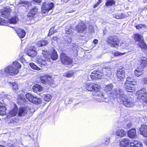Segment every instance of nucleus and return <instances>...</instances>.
<instances>
[{
    "instance_id": "13",
    "label": "nucleus",
    "mask_w": 147,
    "mask_h": 147,
    "mask_svg": "<svg viewBox=\"0 0 147 147\" xmlns=\"http://www.w3.org/2000/svg\"><path fill=\"white\" fill-rule=\"evenodd\" d=\"M11 9L9 7H5L4 10L1 13V16L5 18H8L10 17Z\"/></svg>"
},
{
    "instance_id": "24",
    "label": "nucleus",
    "mask_w": 147,
    "mask_h": 147,
    "mask_svg": "<svg viewBox=\"0 0 147 147\" xmlns=\"http://www.w3.org/2000/svg\"><path fill=\"white\" fill-rule=\"evenodd\" d=\"M18 109L16 106L11 111L9 112V115L11 117L16 116L18 114Z\"/></svg>"
},
{
    "instance_id": "6",
    "label": "nucleus",
    "mask_w": 147,
    "mask_h": 147,
    "mask_svg": "<svg viewBox=\"0 0 147 147\" xmlns=\"http://www.w3.org/2000/svg\"><path fill=\"white\" fill-rule=\"evenodd\" d=\"M106 40L107 43L112 47L117 48L119 46V40L116 36H109Z\"/></svg>"
},
{
    "instance_id": "18",
    "label": "nucleus",
    "mask_w": 147,
    "mask_h": 147,
    "mask_svg": "<svg viewBox=\"0 0 147 147\" xmlns=\"http://www.w3.org/2000/svg\"><path fill=\"white\" fill-rule=\"evenodd\" d=\"M127 135L129 137L131 138H135L137 137V134L136 129H132L129 130L127 132Z\"/></svg>"
},
{
    "instance_id": "7",
    "label": "nucleus",
    "mask_w": 147,
    "mask_h": 147,
    "mask_svg": "<svg viewBox=\"0 0 147 147\" xmlns=\"http://www.w3.org/2000/svg\"><path fill=\"white\" fill-rule=\"evenodd\" d=\"M101 87L99 85V88L95 89L92 95L96 96V100L99 102H103L104 101L105 98L103 96V92L100 90Z\"/></svg>"
},
{
    "instance_id": "63",
    "label": "nucleus",
    "mask_w": 147,
    "mask_h": 147,
    "mask_svg": "<svg viewBox=\"0 0 147 147\" xmlns=\"http://www.w3.org/2000/svg\"><path fill=\"white\" fill-rule=\"evenodd\" d=\"M144 144L147 146V140L144 141Z\"/></svg>"
},
{
    "instance_id": "55",
    "label": "nucleus",
    "mask_w": 147,
    "mask_h": 147,
    "mask_svg": "<svg viewBox=\"0 0 147 147\" xmlns=\"http://www.w3.org/2000/svg\"><path fill=\"white\" fill-rule=\"evenodd\" d=\"M34 1L37 3H40L42 1V0H33Z\"/></svg>"
},
{
    "instance_id": "37",
    "label": "nucleus",
    "mask_w": 147,
    "mask_h": 147,
    "mask_svg": "<svg viewBox=\"0 0 147 147\" xmlns=\"http://www.w3.org/2000/svg\"><path fill=\"white\" fill-rule=\"evenodd\" d=\"M52 97V96L50 94H48L44 95V98L45 101L49 102L51 100Z\"/></svg>"
},
{
    "instance_id": "52",
    "label": "nucleus",
    "mask_w": 147,
    "mask_h": 147,
    "mask_svg": "<svg viewBox=\"0 0 147 147\" xmlns=\"http://www.w3.org/2000/svg\"><path fill=\"white\" fill-rule=\"evenodd\" d=\"M132 125V123L131 122H129L127 125V127L128 128L131 127Z\"/></svg>"
},
{
    "instance_id": "33",
    "label": "nucleus",
    "mask_w": 147,
    "mask_h": 147,
    "mask_svg": "<svg viewBox=\"0 0 147 147\" xmlns=\"http://www.w3.org/2000/svg\"><path fill=\"white\" fill-rule=\"evenodd\" d=\"M115 4V2L113 0H107L105 3V5L107 7L111 6Z\"/></svg>"
},
{
    "instance_id": "9",
    "label": "nucleus",
    "mask_w": 147,
    "mask_h": 147,
    "mask_svg": "<svg viewBox=\"0 0 147 147\" xmlns=\"http://www.w3.org/2000/svg\"><path fill=\"white\" fill-rule=\"evenodd\" d=\"M85 87L87 90L93 92L96 88H99V85L92 82L86 83L85 84Z\"/></svg>"
},
{
    "instance_id": "22",
    "label": "nucleus",
    "mask_w": 147,
    "mask_h": 147,
    "mask_svg": "<svg viewBox=\"0 0 147 147\" xmlns=\"http://www.w3.org/2000/svg\"><path fill=\"white\" fill-rule=\"evenodd\" d=\"M17 34L20 38H23L26 34L24 30L20 28H18L16 31Z\"/></svg>"
},
{
    "instance_id": "35",
    "label": "nucleus",
    "mask_w": 147,
    "mask_h": 147,
    "mask_svg": "<svg viewBox=\"0 0 147 147\" xmlns=\"http://www.w3.org/2000/svg\"><path fill=\"white\" fill-rule=\"evenodd\" d=\"M29 65L30 67L33 69L37 70H39L40 69V68L39 67H38L33 63H30Z\"/></svg>"
},
{
    "instance_id": "60",
    "label": "nucleus",
    "mask_w": 147,
    "mask_h": 147,
    "mask_svg": "<svg viewBox=\"0 0 147 147\" xmlns=\"http://www.w3.org/2000/svg\"><path fill=\"white\" fill-rule=\"evenodd\" d=\"M53 40H56L57 39V38L56 36H55L52 37V38Z\"/></svg>"
},
{
    "instance_id": "42",
    "label": "nucleus",
    "mask_w": 147,
    "mask_h": 147,
    "mask_svg": "<svg viewBox=\"0 0 147 147\" xmlns=\"http://www.w3.org/2000/svg\"><path fill=\"white\" fill-rule=\"evenodd\" d=\"M71 39L70 38H68L63 42V43L65 45L68 46L71 43Z\"/></svg>"
},
{
    "instance_id": "57",
    "label": "nucleus",
    "mask_w": 147,
    "mask_h": 147,
    "mask_svg": "<svg viewBox=\"0 0 147 147\" xmlns=\"http://www.w3.org/2000/svg\"><path fill=\"white\" fill-rule=\"evenodd\" d=\"M49 84H50V86L52 87H55L56 86V85L55 84H51L49 83V82L48 83Z\"/></svg>"
},
{
    "instance_id": "16",
    "label": "nucleus",
    "mask_w": 147,
    "mask_h": 147,
    "mask_svg": "<svg viewBox=\"0 0 147 147\" xmlns=\"http://www.w3.org/2000/svg\"><path fill=\"white\" fill-rule=\"evenodd\" d=\"M76 29L78 32L83 33L86 30V26L84 23H79L76 28Z\"/></svg>"
},
{
    "instance_id": "62",
    "label": "nucleus",
    "mask_w": 147,
    "mask_h": 147,
    "mask_svg": "<svg viewBox=\"0 0 147 147\" xmlns=\"http://www.w3.org/2000/svg\"><path fill=\"white\" fill-rule=\"evenodd\" d=\"M100 2H97L96 4L98 5V6L99 5V4L101 2L102 0H100Z\"/></svg>"
},
{
    "instance_id": "40",
    "label": "nucleus",
    "mask_w": 147,
    "mask_h": 147,
    "mask_svg": "<svg viewBox=\"0 0 147 147\" xmlns=\"http://www.w3.org/2000/svg\"><path fill=\"white\" fill-rule=\"evenodd\" d=\"M139 45L141 48L145 49L146 48V45L143 39L139 42Z\"/></svg>"
},
{
    "instance_id": "2",
    "label": "nucleus",
    "mask_w": 147,
    "mask_h": 147,
    "mask_svg": "<svg viewBox=\"0 0 147 147\" xmlns=\"http://www.w3.org/2000/svg\"><path fill=\"white\" fill-rule=\"evenodd\" d=\"M21 65L18 61H16L13 62L11 65L7 66L4 69L0 70L1 74L9 75H13L18 74V69L21 67Z\"/></svg>"
},
{
    "instance_id": "59",
    "label": "nucleus",
    "mask_w": 147,
    "mask_h": 147,
    "mask_svg": "<svg viewBox=\"0 0 147 147\" xmlns=\"http://www.w3.org/2000/svg\"><path fill=\"white\" fill-rule=\"evenodd\" d=\"M132 143H133L134 144H136L137 143H138L137 142H130V143L129 144V145L130 146V147H131V145H132L131 144Z\"/></svg>"
},
{
    "instance_id": "12",
    "label": "nucleus",
    "mask_w": 147,
    "mask_h": 147,
    "mask_svg": "<svg viewBox=\"0 0 147 147\" xmlns=\"http://www.w3.org/2000/svg\"><path fill=\"white\" fill-rule=\"evenodd\" d=\"M114 131L117 136L122 137L124 136L126 134V132L123 129L118 127L116 128Z\"/></svg>"
},
{
    "instance_id": "53",
    "label": "nucleus",
    "mask_w": 147,
    "mask_h": 147,
    "mask_svg": "<svg viewBox=\"0 0 147 147\" xmlns=\"http://www.w3.org/2000/svg\"><path fill=\"white\" fill-rule=\"evenodd\" d=\"M120 46L122 48H124L126 47H127V45H126L124 43H122L120 44Z\"/></svg>"
},
{
    "instance_id": "46",
    "label": "nucleus",
    "mask_w": 147,
    "mask_h": 147,
    "mask_svg": "<svg viewBox=\"0 0 147 147\" xmlns=\"http://www.w3.org/2000/svg\"><path fill=\"white\" fill-rule=\"evenodd\" d=\"M10 83V85L12 86L13 89L16 90L18 88V86L17 83L15 82H13Z\"/></svg>"
},
{
    "instance_id": "43",
    "label": "nucleus",
    "mask_w": 147,
    "mask_h": 147,
    "mask_svg": "<svg viewBox=\"0 0 147 147\" xmlns=\"http://www.w3.org/2000/svg\"><path fill=\"white\" fill-rule=\"evenodd\" d=\"M123 16L122 14H117L113 15V17L117 19H122Z\"/></svg>"
},
{
    "instance_id": "4",
    "label": "nucleus",
    "mask_w": 147,
    "mask_h": 147,
    "mask_svg": "<svg viewBox=\"0 0 147 147\" xmlns=\"http://www.w3.org/2000/svg\"><path fill=\"white\" fill-rule=\"evenodd\" d=\"M42 54L43 57L48 61H50V57H51V59L53 60H55L57 59L58 55L57 52L53 49L50 51L48 52L47 50L42 51Z\"/></svg>"
},
{
    "instance_id": "23",
    "label": "nucleus",
    "mask_w": 147,
    "mask_h": 147,
    "mask_svg": "<svg viewBox=\"0 0 147 147\" xmlns=\"http://www.w3.org/2000/svg\"><path fill=\"white\" fill-rule=\"evenodd\" d=\"M141 68L143 69L144 67L147 65V56L146 57H142L140 61Z\"/></svg>"
},
{
    "instance_id": "56",
    "label": "nucleus",
    "mask_w": 147,
    "mask_h": 147,
    "mask_svg": "<svg viewBox=\"0 0 147 147\" xmlns=\"http://www.w3.org/2000/svg\"><path fill=\"white\" fill-rule=\"evenodd\" d=\"M109 139H107V140H105V143L106 144H108L109 143Z\"/></svg>"
},
{
    "instance_id": "50",
    "label": "nucleus",
    "mask_w": 147,
    "mask_h": 147,
    "mask_svg": "<svg viewBox=\"0 0 147 147\" xmlns=\"http://www.w3.org/2000/svg\"><path fill=\"white\" fill-rule=\"evenodd\" d=\"M55 32L54 31V28L52 27L50 30L48 34V35L50 36Z\"/></svg>"
},
{
    "instance_id": "31",
    "label": "nucleus",
    "mask_w": 147,
    "mask_h": 147,
    "mask_svg": "<svg viewBox=\"0 0 147 147\" xmlns=\"http://www.w3.org/2000/svg\"><path fill=\"white\" fill-rule=\"evenodd\" d=\"M41 102L42 100L41 99L34 96L32 102L35 104H38L41 103Z\"/></svg>"
},
{
    "instance_id": "58",
    "label": "nucleus",
    "mask_w": 147,
    "mask_h": 147,
    "mask_svg": "<svg viewBox=\"0 0 147 147\" xmlns=\"http://www.w3.org/2000/svg\"><path fill=\"white\" fill-rule=\"evenodd\" d=\"M93 42L94 44H96L98 42V40L96 39H95L93 40Z\"/></svg>"
},
{
    "instance_id": "25",
    "label": "nucleus",
    "mask_w": 147,
    "mask_h": 147,
    "mask_svg": "<svg viewBox=\"0 0 147 147\" xmlns=\"http://www.w3.org/2000/svg\"><path fill=\"white\" fill-rule=\"evenodd\" d=\"M143 71V68H140V67H138L135 70L134 74L136 76L139 77L142 74Z\"/></svg>"
},
{
    "instance_id": "48",
    "label": "nucleus",
    "mask_w": 147,
    "mask_h": 147,
    "mask_svg": "<svg viewBox=\"0 0 147 147\" xmlns=\"http://www.w3.org/2000/svg\"><path fill=\"white\" fill-rule=\"evenodd\" d=\"M134 79L132 78L131 77H127V78L126 82H128L132 84L133 83V82H136L135 81H134Z\"/></svg>"
},
{
    "instance_id": "14",
    "label": "nucleus",
    "mask_w": 147,
    "mask_h": 147,
    "mask_svg": "<svg viewBox=\"0 0 147 147\" xmlns=\"http://www.w3.org/2000/svg\"><path fill=\"white\" fill-rule=\"evenodd\" d=\"M36 48L33 46L30 47L27 52V55L31 57H34L37 54Z\"/></svg>"
},
{
    "instance_id": "39",
    "label": "nucleus",
    "mask_w": 147,
    "mask_h": 147,
    "mask_svg": "<svg viewBox=\"0 0 147 147\" xmlns=\"http://www.w3.org/2000/svg\"><path fill=\"white\" fill-rule=\"evenodd\" d=\"M113 87L112 84H110L105 86V90L106 91H109L112 90Z\"/></svg>"
},
{
    "instance_id": "38",
    "label": "nucleus",
    "mask_w": 147,
    "mask_h": 147,
    "mask_svg": "<svg viewBox=\"0 0 147 147\" xmlns=\"http://www.w3.org/2000/svg\"><path fill=\"white\" fill-rule=\"evenodd\" d=\"M66 33L67 34H70L72 33V30H71V26L69 25L66 26L65 28Z\"/></svg>"
},
{
    "instance_id": "64",
    "label": "nucleus",
    "mask_w": 147,
    "mask_h": 147,
    "mask_svg": "<svg viewBox=\"0 0 147 147\" xmlns=\"http://www.w3.org/2000/svg\"><path fill=\"white\" fill-rule=\"evenodd\" d=\"M98 6V5H96V4H95V5H94L93 6V8H95L96 7H97Z\"/></svg>"
},
{
    "instance_id": "5",
    "label": "nucleus",
    "mask_w": 147,
    "mask_h": 147,
    "mask_svg": "<svg viewBox=\"0 0 147 147\" xmlns=\"http://www.w3.org/2000/svg\"><path fill=\"white\" fill-rule=\"evenodd\" d=\"M136 94L138 95V99L141 101L143 102L144 104L147 105V90L145 88L138 91L136 92Z\"/></svg>"
},
{
    "instance_id": "21",
    "label": "nucleus",
    "mask_w": 147,
    "mask_h": 147,
    "mask_svg": "<svg viewBox=\"0 0 147 147\" xmlns=\"http://www.w3.org/2000/svg\"><path fill=\"white\" fill-rule=\"evenodd\" d=\"M37 11L38 9L37 8L35 7L33 8L29 12L27 15L28 17L31 18L34 17L37 13Z\"/></svg>"
},
{
    "instance_id": "47",
    "label": "nucleus",
    "mask_w": 147,
    "mask_h": 147,
    "mask_svg": "<svg viewBox=\"0 0 147 147\" xmlns=\"http://www.w3.org/2000/svg\"><path fill=\"white\" fill-rule=\"evenodd\" d=\"M73 74V73L68 72L64 74L63 76L65 77L69 78L72 76Z\"/></svg>"
},
{
    "instance_id": "8",
    "label": "nucleus",
    "mask_w": 147,
    "mask_h": 147,
    "mask_svg": "<svg viewBox=\"0 0 147 147\" xmlns=\"http://www.w3.org/2000/svg\"><path fill=\"white\" fill-rule=\"evenodd\" d=\"M54 7L53 3H52L44 2L41 8V12L42 13H46L50 10L51 9Z\"/></svg>"
},
{
    "instance_id": "34",
    "label": "nucleus",
    "mask_w": 147,
    "mask_h": 147,
    "mask_svg": "<svg viewBox=\"0 0 147 147\" xmlns=\"http://www.w3.org/2000/svg\"><path fill=\"white\" fill-rule=\"evenodd\" d=\"M26 96L27 99L31 102H32L34 97V96L32 94H30V93H27L26 95Z\"/></svg>"
},
{
    "instance_id": "54",
    "label": "nucleus",
    "mask_w": 147,
    "mask_h": 147,
    "mask_svg": "<svg viewBox=\"0 0 147 147\" xmlns=\"http://www.w3.org/2000/svg\"><path fill=\"white\" fill-rule=\"evenodd\" d=\"M142 82L145 84H147V78L143 79L142 80Z\"/></svg>"
},
{
    "instance_id": "26",
    "label": "nucleus",
    "mask_w": 147,
    "mask_h": 147,
    "mask_svg": "<svg viewBox=\"0 0 147 147\" xmlns=\"http://www.w3.org/2000/svg\"><path fill=\"white\" fill-rule=\"evenodd\" d=\"M6 108L2 103H0V115L3 116L6 114Z\"/></svg>"
},
{
    "instance_id": "1",
    "label": "nucleus",
    "mask_w": 147,
    "mask_h": 147,
    "mask_svg": "<svg viewBox=\"0 0 147 147\" xmlns=\"http://www.w3.org/2000/svg\"><path fill=\"white\" fill-rule=\"evenodd\" d=\"M111 95L115 98H117L120 102H123V105L127 107H131L134 105L133 99L131 97L127 98L123 92L119 88L112 91Z\"/></svg>"
},
{
    "instance_id": "61",
    "label": "nucleus",
    "mask_w": 147,
    "mask_h": 147,
    "mask_svg": "<svg viewBox=\"0 0 147 147\" xmlns=\"http://www.w3.org/2000/svg\"><path fill=\"white\" fill-rule=\"evenodd\" d=\"M76 11V10L75 9H74V10L73 9V10H70L69 11V13H72L74 11Z\"/></svg>"
},
{
    "instance_id": "36",
    "label": "nucleus",
    "mask_w": 147,
    "mask_h": 147,
    "mask_svg": "<svg viewBox=\"0 0 147 147\" xmlns=\"http://www.w3.org/2000/svg\"><path fill=\"white\" fill-rule=\"evenodd\" d=\"M37 62L38 63V64H40L39 65L41 67H42L43 65H45L47 64L45 60H42L40 59H39L38 60H37Z\"/></svg>"
},
{
    "instance_id": "41",
    "label": "nucleus",
    "mask_w": 147,
    "mask_h": 147,
    "mask_svg": "<svg viewBox=\"0 0 147 147\" xmlns=\"http://www.w3.org/2000/svg\"><path fill=\"white\" fill-rule=\"evenodd\" d=\"M17 22V19L16 17H13L9 20V24H15Z\"/></svg>"
},
{
    "instance_id": "20",
    "label": "nucleus",
    "mask_w": 147,
    "mask_h": 147,
    "mask_svg": "<svg viewBox=\"0 0 147 147\" xmlns=\"http://www.w3.org/2000/svg\"><path fill=\"white\" fill-rule=\"evenodd\" d=\"M141 134L145 137H147V126L144 125L139 128Z\"/></svg>"
},
{
    "instance_id": "28",
    "label": "nucleus",
    "mask_w": 147,
    "mask_h": 147,
    "mask_svg": "<svg viewBox=\"0 0 147 147\" xmlns=\"http://www.w3.org/2000/svg\"><path fill=\"white\" fill-rule=\"evenodd\" d=\"M32 89L35 92L41 91L42 90L43 88L42 86L38 84H36L32 87Z\"/></svg>"
},
{
    "instance_id": "11",
    "label": "nucleus",
    "mask_w": 147,
    "mask_h": 147,
    "mask_svg": "<svg viewBox=\"0 0 147 147\" xmlns=\"http://www.w3.org/2000/svg\"><path fill=\"white\" fill-rule=\"evenodd\" d=\"M130 83L128 82H126L124 85V87L125 88L127 92H133L134 91V86L136 84V82Z\"/></svg>"
},
{
    "instance_id": "32",
    "label": "nucleus",
    "mask_w": 147,
    "mask_h": 147,
    "mask_svg": "<svg viewBox=\"0 0 147 147\" xmlns=\"http://www.w3.org/2000/svg\"><path fill=\"white\" fill-rule=\"evenodd\" d=\"M18 100L21 103L24 102L25 101V96L22 94H19L18 96Z\"/></svg>"
},
{
    "instance_id": "17",
    "label": "nucleus",
    "mask_w": 147,
    "mask_h": 147,
    "mask_svg": "<svg viewBox=\"0 0 147 147\" xmlns=\"http://www.w3.org/2000/svg\"><path fill=\"white\" fill-rule=\"evenodd\" d=\"M29 110L28 108L25 107H21L18 110V115L20 116H25Z\"/></svg>"
},
{
    "instance_id": "19",
    "label": "nucleus",
    "mask_w": 147,
    "mask_h": 147,
    "mask_svg": "<svg viewBox=\"0 0 147 147\" xmlns=\"http://www.w3.org/2000/svg\"><path fill=\"white\" fill-rule=\"evenodd\" d=\"M129 139L127 138L122 139L120 142L121 147H127L130 144Z\"/></svg>"
},
{
    "instance_id": "51",
    "label": "nucleus",
    "mask_w": 147,
    "mask_h": 147,
    "mask_svg": "<svg viewBox=\"0 0 147 147\" xmlns=\"http://www.w3.org/2000/svg\"><path fill=\"white\" fill-rule=\"evenodd\" d=\"M66 101L67 103L70 104L72 102V100L71 98H68L66 99Z\"/></svg>"
},
{
    "instance_id": "27",
    "label": "nucleus",
    "mask_w": 147,
    "mask_h": 147,
    "mask_svg": "<svg viewBox=\"0 0 147 147\" xmlns=\"http://www.w3.org/2000/svg\"><path fill=\"white\" fill-rule=\"evenodd\" d=\"M134 38L136 41L138 42L141 41L143 39L142 36L139 34H135L134 36Z\"/></svg>"
},
{
    "instance_id": "3",
    "label": "nucleus",
    "mask_w": 147,
    "mask_h": 147,
    "mask_svg": "<svg viewBox=\"0 0 147 147\" xmlns=\"http://www.w3.org/2000/svg\"><path fill=\"white\" fill-rule=\"evenodd\" d=\"M112 69L110 66H105L102 68V73L98 71H94L91 73L90 77L92 80H95L96 78L100 79L103 74L109 76L111 74Z\"/></svg>"
},
{
    "instance_id": "29",
    "label": "nucleus",
    "mask_w": 147,
    "mask_h": 147,
    "mask_svg": "<svg viewBox=\"0 0 147 147\" xmlns=\"http://www.w3.org/2000/svg\"><path fill=\"white\" fill-rule=\"evenodd\" d=\"M40 78L42 83L43 84H48L49 83V80L51 79L50 78L47 77L46 76H40Z\"/></svg>"
},
{
    "instance_id": "45",
    "label": "nucleus",
    "mask_w": 147,
    "mask_h": 147,
    "mask_svg": "<svg viewBox=\"0 0 147 147\" xmlns=\"http://www.w3.org/2000/svg\"><path fill=\"white\" fill-rule=\"evenodd\" d=\"M125 53H122L118 51H116L112 53L115 56H119L123 55L125 54Z\"/></svg>"
},
{
    "instance_id": "30",
    "label": "nucleus",
    "mask_w": 147,
    "mask_h": 147,
    "mask_svg": "<svg viewBox=\"0 0 147 147\" xmlns=\"http://www.w3.org/2000/svg\"><path fill=\"white\" fill-rule=\"evenodd\" d=\"M48 43V42L46 40H42L38 42L36 45L38 47H40L45 45Z\"/></svg>"
},
{
    "instance_id": "10",
    "label": "nucleus",
    "mask_w": 147,
    "mask_h": 147,
    "mask_svg": "<svg viewBox=\"0 0 147 147\" xmlns=\"http://www.w3.org/2000/svg\"><path fill=\"white\" fill-rule=\"evenodd\" d=\"M61 60L62 63L65 65H67L72 63L71 59L66 56L64 53H62L61 54Z\"/></svg>"
},
{
    "instance_id": "15",
    "label": "nucleus",
    "mask_w": 147,
    "mask_h": 147,
    "mask_svg": "<svg viewBox=\"0 0 147 147\" xmlns=\"http://www.w3.org/2000/svg\"><path fill=\"white\" fill-rule=\"evenodd\" d=\"M116 75L118 80L120 81L123 80L125 76L124 71L122 69L118 70L117 72Z\"/></svg>"
},
{
    "instance_id": "44",
    "label": "nucleus",
    "mask_w": 147,
    "mask_h": 147,
    "mask_svg": "<svg viewBox=\"0 0 147 147\" xmlns=\"http://www.w3.org/2000/svg\"><path fill=\"white\" fill-rule=\"evenodd\" d=\"M146 27L147 26L146 25L141 24H138L136 26V28L138 29L146 28Z\"/></svg>"
},
{
    "instance_id": "49",
    "label": "nucleus",
    "mask_w": 147,
    "mask_h": 147,
    "mask_svg": "<svg viewBox=\"0 0 147 147\" xmlns=\"http://www.w3.org/2000/svg\"><path fill=\"white\" fill-rule=\"evenodd\" d=\"M131 147H142V145L141 143H137L136 144H131Z\"/></svg>"
}]
</instances>
